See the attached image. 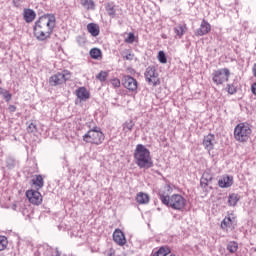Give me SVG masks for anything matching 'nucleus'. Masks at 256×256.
Instances as JSON below:
<instances>
[{"mask_svg":"<svg viewBox=\"0 0 256 256\" xmlns=\"http://www.w3.org/2000/svg\"><path fill=\"white\" fill-rule=\"evenodd\" d=\"M82 140L84 143H90L91 145H101L105 141V134H103L101 128L95 126L82 136Z\"/></svg>","mask_w":256,"mask_h":256,"instance_id":"nucleus-4","label":"nucleus"},{"mask_svg":"<svg viewBox=\"0 0 256 256\" xmlns=\"http://www.w3.org/2000/svg\"><path fill=\"white\" fill-rule=\"evenodd\" d=\"M71 79V72L69 70H64L61 73L54 74L49 78V83L52 87H57V85H63L66 81Z\"/></svg>","mask_w":256,"mask_h":256,"instance_id":"nucleus-7","label":"nucleus"},{"mask_svg":"<svg viewBox=\"0 0 256 256\" xmlns=\"http://www.w3.org/2000/svg\"><path fill=\"white\" fill-rule=\"evenodd\" d=\"M125 43L133 44L135 43V34L133 32L128 33V37L125 38Z\"/></svg>","mask_w":256,"mask_h":256,"instance_id":"nucleus-35","label":"nucleus"},{"mask_svg":"<svg viewBox=\"0 0 256 256\" xmlns=\"http://www.w3.org/2000/svg\"><path fill=\"white\" fill-rule=\"evenodd\" d=\"M107 77H109V72L107 71H101L96 75V79H98V81H101L102 83L107 81Z\"/></svg>","mask_w":256,"mask_h":256,"instance_id":"nucleus-28","label":"nucleus"},{"mask_svg":"<svg viewBox=\"0 0 256 256\" xmlns=\"http://www.w3.org/2000/svg\"><path fill=\"white\" fill-rule=\"evenodd\" d=\"M32 185L35 186V189L37 191H39V189H43V186L45 185V181L43 180V176L35 175L32 179Z\"/></svg>","mask_w":256,"mask_h":256,"instance_id":"nucleus-17","label":"nucleus"},{"mask_svg":"<svg viewBox=\"0 0 256 256\" xmlns=\"http://www.w3.org/2000/svg\"><path fill=\"white\" fill-rule=\"evenodd\" d=\"M7 245H9L7 237L0 236V251H5V249H7Z\"/></svg>","mask_w":256,"mask_h":256,"instance_id":"nucleus-29","label":"nucleus"},{"mask_svg":"<svg viewBox=\"0 0 256 256\" xmlns=\"http://www.w3.org/2000/svg\"><path fill=\"white\" fill-rule=\"evenodd\" d=\"M26 197L32 205H41L43 203V196L39 190H28L26 191Z\"/></svg>","mask_w":256,"mask_h":256,"instance_id":"nucleus-9","label":"nucleus"},{"mask_svg":"<svg viewBox=\"0 0 256 256\" xmlns=\"http://www.w3.org/2000/svg\"><path fill=\"white\" fill-rule=\"evenodd\" d=\"M122 84L125 87V89H128V91H137V80L130 75H126L122 78Z\"/></svg>","mask_w":256,"mask_h":256,"instance_id":"nucleus-10","label":"nucleus"},{"mask_svg":"<svg viewBox=\"0 0 256 256\" xmlns=\"http://www.w3.org/2000/svg\"><path fill=\"white\" fill-rule=\"evenodd\" d=\"M251 126L247 123H240L234 128V139L239 141V143H246L251 137Z\"/></svg>","mask_w":256,"mask_h":256,"instance_id":"nucleus-5","label":"nucleus"},{"mask_svg":"<svg viewBox=\"0 0 256 256\" xmlns=\"http://www.w3.org/2000/svg\"><path fill=\"white\" fill-rule=\"evenodd\" d=\"M113 241H115V243H117V245H120L121 247H123V245L127 243V239H125V234L119 229L114 231Z\"/></svg>","mask_w":256,"mask_h":256,"instance_id":"nucleus-13","label":"nucleus"},{"mask_svg":"<svg viewBox=\"0 0 256 256\" xmlns=\"http://www.w3.org/2000/svg\"><path fill=\"white\" fill-rule=\"evenodd\" d=\"M28 133H35L37 131V126L34 123H30L27 127Z\"/></svg>","mask_w":256,"mask_h":256,"instance_id":"nucleus-38","label":"nucleus"},{"mask_svg":"<svg viewBox=\"0 0 256 256\" xmlns=\"http://www.w3.org/2000/svg\"><path fill=\"white\" fill-rule=\"evenodd\" d=\"M159 197L163 205L174 209V211H183L187 205V200L181 194H174L169 196L168 193L160 190Z\"/></svg>","mask_w":256,"mask_h":256,"instance_id":"nucleus-3","label":"nucleus"},{"mask_svg":"<svg viewBox=\"0 0 256 256\" xmlns=\"http://www.w3.org/2000/svg\"><path fill=\"white\" fill-rule=\"evenodd\" d=\"M105 9L109 17H111L112 19H115V15L117 13V11L115 10V5L108 3L106 4Z\"/></svg>","mask_w":256,"mask_h":256,"instance_id":"nucleus-23","label":"nucleus"},{"mask_svg":"<svg viewBox=\"0 0 256 256\" xmlns=\"http://www.w3.org/2000/svg\"><path fill=\"white\" fill-rule=\"evenodd\" d=\"M6 167L8 169H13V167H15V158L12 156L6 157Z\"/></svg>","mask_w":256,"mask_h":256,"instance_id":"nucleus-31","label":"nucleus"},{"mask_svg":"<svg viewBox=\"0 0 256 256\" xmlns=\"http://www.w3.org/2000/svg\"><path fill=\"white\" fill-rule=\"evenodd\" d=\"M215 135L213 134H208L207 136L204 137L203 139V146L206 151H213L215 149Z\"/></svg>","mask_w":256,"mask_h":256,"instance_id":"nucleus-12","label":"nucleus"},{"mask_svg":"<svg viewBox=\"0 0 256 256\" xmlns=\"http://www.w3.org/2000/svg\"><path fill=\"white\" fill-rule=\"evenodd\" d=\"M111 83H112L113 87H121V80H119L117 78L112 79Z\"/></svg>","mask_w":256,"mask_h":256,"instance_id":"nucleus-40","label":"nucleus"},{"mask_svg":"<svg viewBox=\"0 0 256 256\" xmlns=\"http://www.w3.org/2000/svg\"><path fill=\"white\" fill-rule=\"evenodd\" d=\"M251 91L253 95H256V82L251 85Z\"/></svg>","mask_w":256,"mask_h":256,"instance_id":"nucleus-41","label":"nucleus"},{"mask_svg":"<svg viewBox=\"0 0 256 256\" xmlns=\"http://www.w3.org/2000/svg\"><path fill=\"white\" fill-rule=\"evenodd\" d=\"M123 59H126V61H133L134 55L131 53L126 54L125 52L122 53Z\"/></svg>","mask_w":256,"mask_h":256,"instance_id":"nucleus-39","label":"nucleus"},{"mask_svg":"<svg viewBox=\"0 0 256 256\" xmlns=\"http://www.w3.org/2000/svg\"><path fill=\"white\" fill-rule=\"evenodd\" d=\"M235 225V219H231V217L224 218L221 223L222 229H231V227H235Z\"/></svg>","mask_w":256,"mask_h":256,"instance_id":"nucleus-20","label":"nucleus"},{"mask_svg":"<svg viewBox=\"0 0 256 256\" xmlns=\"http://www.w3.org/2000/svg\"><path fill=\"white\" fill-rule=\"evenodd\" d=\"M136 201L139 205H147V203H149V195L140 192L136 195Z\"/></svg>","mask_w":256,"mask_h":256,"instance_id":"nucleus-19","label":"nucleus"},{"mask_svg":"<svg viewBox=\"0 0 256 256\" xmlns=\"http://www.w3.org/2000/svg\"><path fill=\"white\" fill-rule=\"evenodd\" d=\"M122 127L124 133H129L133 131V127H135V122H133V120H127Z\"/></svg>","mask_w":256,"mask_h":256,"instance_id":"nucleus-25","label":"nucleus"},{"mask_svg":"<svg viewBox=\"0 0 256 256\" xmlns=\"http://www.w3.org/2000/svg\"><path fill=\"white\" fill-rule=\"evenodd\" d=\"M87 31L92 37H97L99 35V26L95 23H89L87 25Z\"/></svg>","mask_w":256,"mask_h":256,"instance_id":"nucleus-21","label":"nucleus"},{"mask_svg":"<svg viewBox=\"0 0 256 256\" xmlns=\"http://www.w3.org/2000/svg\"><path fill=\"white\" fill-rule=\"evenodd\" d=\"M211 32V24L207 22V20L203 19L200 27L194 31V35L196 37H203L204 35H207Z\"/></svg>","mask_w":256,"mask_h":256,"instance_id":"nucleus-11","label":"nucleus"},{"mask_svg":"<svg viewBox=\"0 0 256 256\" xmlns=\"http://www.w3.org/2000/svg\"><path fill=\"white\" fill-rule=\"evenodd\" d=\"M9 110H10L12 113H15V111H17V107H15L14 105H10V106H9Z\"/></svg>","mask_w":256,"mask_h":256,"instance_id":"nucleus-42","label":"nucleus"},{"mask_svg":"<svg viewBox=\"0 0 256 256\" xmlns=\"http://www.w3.org/2000/svg\"><path fill=\"white\" fill-rule=\"evenodd\" d=\"M233 185V176H222L218 180V186L221 187V189H227Z\"/></svg>","mask_w":256,"mask_h":256,"instance_id":"nucleus-14","label":"nucleus"},{"mask_svg":"<svg viewBox=\"0 0 256 256\" xmlns=\"http://www.w3.org/2000/svg\"><path fill=\"white\" fill-rule=\"evenodd\" d=\"M76 43L79 45V47H83L87 43V39H85V36H77Z\"/></svg>","mask_w":256,"mask_h":256,"instance_id":"nucleus-33","label":"nucleus"},{"mask_svg":"<svg viewBox=\"0 0 256 256\" xmlns=\"http://www.w3.org/2000/svg\"><path fill=\"white\" fill-rule=\"evenodd\" d=\"M134 161L139 169H151L153 167L151 152L143 144L136 146L134 150Z\"/></svg>","mask_w":256,"mask_h":256,"instance_id":"nucleus-2","label":"nucleus"},{"mask_svg":"<svg viewBox=\"0 0 256 256\" xmlns=\"http://www.w3.org/2000/svg\"><path fill=\"white\" fill-rule=\"evenodd\" d=\"M229 75H231V72L227 68L215 70L212 73V81L215 85H223V83L229 81Z\"/></svg>","mask_w":256,"mask_h":256,"instance_id":"nucleus-6","label":"nucleus"},{"mask_svg":"<svg viewBox=\"0 0 256 256\" xmlns=\"http://www.w3.org/2000/svg\"><path fill=\"white\" fill-rule=\"evenodd\" d=\"M158 61L160 63H163V64L167 63V56L165 55L164 51H159V53H158Z\"/></svg>","mask_w":256,"mask_h":256,"instance_id":"nucleus-34","label":"nucleus"},{"mask_svg":"<svg viewBox=\"0 0 256 256\" xmlns=\"http://www.w3.org/2000/svg\"><path fill=\"white\" fill-rule=\"evenodd\" d=\"M185 31H187V27L185 25H178L174 28V33H176L177 37L180 39L185 35Z\"/></svg>","mask_w":256,"mask_h":256,"instance_id":"nucleus-24","label":"nucleus"},{"mask_svg":"<svg viewBox=\"0 0 256 256\" xmlns=\"http://www.w3.org/2000/svg\"><path fill=\"white\" fill-rule=\"evenodd\" d=\"M210 181H213V175L209 171L204 172L200 180V185L202 187H207Z\"/></svg>","mask_w":256,"mask_h":256,"instance_id":"nucleus-18","label":"nucleus"},{"mask_svg":"<svg viewBox=\"0 0 256 256\" xmlns=\"http://www.w3.org/2000/svg\"><path fill=\"white\" fill-rule=\"evenodd\" d=\"M24 21L26 23H33L35 21V17H37V14L33 11V9H24L23 12Z\"/></svg>","mask_w":256,"mask_h":256,"instance_id":"nucleus-15","label":"nucleus"},{"mask_svg":"<svg viewBox=\"0 0 256 256\" xmlns=\"http://www.w3.org/2000/svg\"><path fill=\"white\" fill-rule=\"evenodd\" d=\"M164 189L165 191H169V186H166Z\"/></svg>","mask_w":256,"mask_h":256,"instance_id":"nucleus-43","label":"nucleus"},{"mask_svg":"<svg viewBox=\"0 0 256 256\" xmlns=\"http://www.w3.org/2000/svg\"><path fill=\"white\" fill-rule=\"evenodd\" d=\"M90 57L92 59H99L101 57V50L98 48H93L90 50Z\"/></svg>","mask_w":256,"mask_h":256,"instance_id":"nucleus-30","label":"nucleus"},{"mask_svg":"<svg viewBox=\"0 0 256 256\" xmlns=\"http://www.w3.org/2000/svg\"><path fill=\"white\" fill-rule=\"evenodd\" d=\"M227 249L230 253H235L237 249H239V245L237 244V242H230L227 245Z\"/></svg>","mask_w":256,"mask_h":256,"instance_id":"nucleus-32","label":"nucleus"},{"mask_svg":"<svg viewBox=\"0 0 256 256\" xmlns=\"http://www.w3.org/2000/svg\"><path fill=\"white\" fill-rule=\"evenodd\" d=\"M227 89L230 95H235V93H237V87L235 84H228Z\"/></svg>","mask_w":256,"mask_h":256,"instance_id":"nucleus-36","label":"nucleus"},{"mask_svg":"<svg viewBox=\"0 0 256 256\" xmlns=\"http://www.w3.org/2000/svg\"><path fill=\"white\" fill-rule=\"evenodd\" d=\"M109 256H113V254H109Z\"/></svg>","mask_w":256,"mask_h":256,"instance_id":"nucleus-44","label":"nucleus"},{"mask_svg":"<svg viewBox=\"0 0 256 256\" xmlns=\"http://www.w3.org/2000/svg\"><path fill=\"white\" fill-rule=\"evenodd\" d=\"M171 253V249L169 247L162 246L154 253V256H167Z\"/></svg>","mask_w":256,"mask_h":256,"instance_id":"nucleus-26","label":"nucleus"},{"mask_svg":"<svg viewBox=\"0 0 256 256\" xmlns=\"http://www.w3.org/2000/svg\"><path fill=\"white\" fill-rule=\"evenodd\" d=\"M144 77L147 83H149V85H154V87L159 85L160 83L159 72L157 71V67L155 66H148L144 73Z\"/></svg>","mask_w":256,"mask_h":256,"instance_id":"nucleus-8","label":"nucleus"},{"mask_svg":"<svg viewBox=\"0 0 256 256\" xmlns=\"http://www.w3.org/2000/svg\"><path fill=\"white\" fill-rule=\"evenodd\" d=\"M81 5L85 7V9H95V2L93 0H81Z\"/></svg>","mask_w":256,"mask_h":256,"instance_id":"nucleus-27","label":"nucleus"},{"mask_svg":"<svg viewBox=\"0 0 256 256\" xmlns=\"http://www.w3.org/2000/svg\"><path fill=\"white\" fill-rule=\"evenodd\" d=\"M56 18L53 14H45L41 16L34 25V37L38 41H47L55 29Z\"/></svg>","mask_w":256,"mask_h":256,"instance_id":"nucleus-1","label":"nucleus"},{"mask_svg":"<svg viewBox=\"0 0 256 256\" xmlns=\"http://www.w3.org/2000/svg\"><path fill=\"white\" fill-rule=\"evenodd\" d=\"M0 94L2 95V97H4V99H6V101H11V93H9V91L2 90Z\"/></svg>","mask_w":256,"mask_h":256,"instance_id":"nucleus-37","label":"nucleus"},{"mask_svg":"<svg viewBox=\"0 0 256 256\" xmlns=\"http://www.w3.org/2000/svg\"><path fill=\"white\" fill-rule=\"evenodd\" d=\"M76 96L80 99V101H87V99L90 97V94L89 91H87V88L80 87L76 90Z\"/></svg>","mask_w":256,"mask_h":256,"instance_id":"nucleus-16","label":"nucleus"},{"mask_svg":"<svg viewBox=\"0 0 256 256\" xmlns=\"http://www.w3.org/2000/svg\"><path fill=\"white\" fill-rule=\"evenodd\" d=\"M240 199L241 197H239V194H236V193L230 194L228 197V205H230V207H235V205L239 203Z\"/></svg>","mask_w":256,"mask_h":256,"instance_id":"nucleus-22","label":"nucleus"}]
</instances>
